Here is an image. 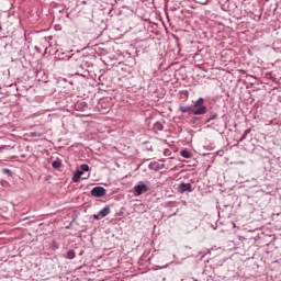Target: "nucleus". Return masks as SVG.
Instances as JSON below:
<instances>
[{"label": "nucleus", "instance_id": "6", "mask_svg": "<svg viewBox=\"0 0 281 281\" xmlns=\"http://www.w3.org/2000/svg\"><path fill=\"white\" fill-rule=\"evenodd\" d=\"M111 214V207L105 206L99 213L93 215L94 221H102V218L109 216Z\"/></svg>", "mask_w": 281, "mask_h": 281}, {"label": "nucleus", "instance_id": "17", "mask_svg": "<svg viewBox=\"0 0 281 281\" xmlns=\"http://www.w3.org/2000/svg\"><path fill=\"white\" fill-rule=\"evenodd\" d=\"M60 166H63V162H60L59 160H54L52 162V167L53 168H60Z\"/></svg>", "mask_w": 281, "mask_h": 281}, {"label": "nucleus", "instance_id": "3", "mask_svg": "<svg viewBox=\"0 0 281 281\" xmlns=\"http://www.w3.org/2000/svg\"><path fill=\"white\" fill-rule=\"evenodd\" d=\"M91 196H95L97 199H100L106 194V189L104 187H94L90 191Z\"/></svg>", "mask_w": 281, "mask_h": 281}, {"label": "nucleus", "instance_id": "12", "mask_svg": "<svg viewBox=\"0 0 281 281\" xmlns=\"http://www.w3.org/2000/svg\"><path fill=\"white\" fill-rule=\"evenodd\" d=\"M218 119V114L217 113H212L210 116H207L204 122L205 124H210V122H212L213 120H217Z\"/></svg>", "mask_w": 281, "mask_h": 281}, {"label": "nucleus", "instance_id": "16", "mask_svg": "<svg viewBox=\"0 0 281 281\" xmlns=\"http://www.w3.org/2000/svg\"><path fill=\"white\" fill-rule=\"evenodd\" d=\"M49 247L53 251H56L57 249H59L60 245L56 240H53Z\"/></svg>", "mask_w": 281, "mask_h": 281}, {"label": "nucleus", "instance_id": "18", "mask_svg": "<svg viewBox=\"0 0 281 281\" xmlns=\"http://www.w3.org/2000/svg\"><path fill=\"white\" fill-rule=\"evenodd\" d=\"M80 170H81V172H89V165L82 164V165L80 166Z\"/></svg>", "mask_w": 281, "mask_h": 281}, {"label": "nucleus", "instance_id": "4", "mask_svg": "<svg viewBox=\"0 0 281 281\" xmlns=\"http://www.w3.org/2000/svg\"><path fill=\"white\" fill-rule=\"evenodd\" d=\"M150 188L147 184L140 183L134 187V196H142L144 192H148Z\"/></svg>", "mask_w": 281, "mask_h": 281}, {"label": "nucleus", "instance_id": "21", "mask_svg": "<svg viewBox=\"0 0 281 281\" xmlns=\"http://www.w3.org/2000/svg\"><path fill=\"white\" fill-rule=\"evenodd\" d=\"M4 172H8V173H10L11 171H10V169H4Z\"/></svg>", "mask_w": 281, "mask_h": 281}, {"label": "nucleus", "instance_id": "10", "mask_svg": "<svg viewBox=\"0 0 281 281\" xmlns=\"http://www.w3.org/2000/svg\"><path fill=\"white\" fill-rule=\"evenodd\" d=\"M272 49H274V52H277L278 54L281 53V42H280V40H277L276 42H273Z\"/></svg>", "mask_w": 281, "mask_h": 281}, {"label": "nucleus", "instance_id": "22", "mask_svg": "<svg viewBox=\"0 0 281 281\" xmlns=\"http://www.w3.org/2000/svg\"><path fill=\"white\" fill-rule=\"evenodd\" d=\"M202 5H205V3H207L206 1H204V2H200Z\"/></svg>", "mask_w": 281, "mask_h": 281}, {"label": "nucleus", "instance_id": "9", "mask_svg": "<svg viewBox=\"0 0 281 281\" xmlns=\"http://www.w3.org/2000/svg\"><path fill=\"white\" fill-rule=\"evenodd\" d=\"M82 175H85V172H82L81 170H76L72 176V182L78 183V181H80V177H82Z\"/></svg>", "mask_w": 281, "mask_h": 281}, {"label": "nucleus", "instance_id": "1", "mask_svg": "<svg viewBox=\"0 0 281 281\" xmlns=\"http://www.w3.org/2000/svg\"><path fill=\"white\" fill-rule=\"evenodd\" d=\"M193 115H205L207 113V106H205V99L204 98H199L194 103H193Z\"/></svg>", "mask_w": 281, "mask_h": 281}, {"label": "nucleus", "instance_id": "15", "mask_svg": "<svg viewBox=\"0 0 281 281\" xmlns=\"http://www.w3.org/2000/svg\"><path fill=\"white\" fill-rule=\"evenodd\" d=\"M251 133V128H247L244 134L241 135V137L239 138L238 142H245V139H247V135H249Z\"/></svg>", "mask_w": 281, "mask_h": 281}, {"label": "nucleus", "instance_id": "20", "mask_svg": "<svg viewBox=\"0 0 281 281\" xmlns=\"http://www.w3.org/2000/svg\"><path fill=\"white\" fill-rule=\"evenodd\" d=\"M168 153H170L169 149H165V150H164V155H166V154H168Z\"/></svg>", "mask_w": 281, "mask_h": 281}, {"label": "nucleus", "instance_id": "2", "mask_svg": "<svg viewBox=\"0 0 281 281\" xmlns=\"http://www.w3.org/2000/svg\"><path fill=\"white\" fill-rule=\"evenodd\" d=\"M15 148H16V145H1L0 153L1 155H8L10 159H15L16 158V156L14 155Z\"/></svg>", "mask_w": 281, "mask_h": 281}, {"label": "nucleus", "instance_id": "11", "mask_svg": "<svg viewBox=\"0 0 281 281\" xmlns=\"http://www.w3.org/2000/svg\"><path fill=\"white\" fill-rule=\"evenodd\" d=\"M154 133H158V132H161V131H164V123H161V122H156L155 124H154Z\"/></svg>", "mask_w": 281, "mask_h": 281}, {"label": "nucleus", "instance_id": "7", "mask_svg": "<svg viewBox=\"0 0 281 281\" xmlns=\"http://www.w3.org/2000/svg\"><path fill=\"white\" fill-rule=\"evenodd\" d=\"M75 109L76 111H87V109H89V104L87 103V101H78L75 104Z\"/></svg>", "mask_w": 281, "mask_h": 281}, {"label": "nucleus", "instance_id": "23", "mask_svg": "<svg viewBox=\"0 0 281 281\" xmlns=\"http://www.w3.org/2000/svg\"><path fill=\"white\" fill-rule=\"evenodd\" d=\"M1 30H3V27H2L1 24H0V32H1Z\"/></svg>", "mask_w": 281, "mask_h": 281}, {"label": "nucleus", "instance_id": "14", "mask_svg": "<svg viewBox=\"0 0 281 281\" xmlns=\"http://www.w3.org/2000/svg\"><path fill=\"white\" fill-rule=\"evenodd\" d=\"M181 157H183L184 159H190V157H192V155L190 154V151H188V149H182L180 151Z\"/></svg>", "mask_w": 281, "mask_h": 281}, {"label": "nucleus", "instance_id": "13", "mask_svg": "<svg viewBox=\"0 0 281 281\" xmlns=\"http://www.w3.org/2000/svg\"><path fill=\"white\" fill-rule=\"evenodd\" d=\"M66 258L68 260H74V258H76V250H74V249L68 250L67 255H66Z\"/></svg>", "mask_w": 281, "mask_h": 281}, {"label": "nucleus", "instance_id": "24", "mask_svg": "<svg viewBox=\"0 0 281 281\" xmlns=\"http://www.w3.org/2000/svg\"><path fill=\"white\" fill-rule=\"evenodd\" d=\"M22 158H25V155H22Z\"/></svg>", "mask_w": 281, "mask_h": 281}, {"label": "nucleus", "instance_id": "19", "mask_svg": "<svg viewBox=\"0 0 281 281\" xmlns=\"http://www.w3.org/2000/svg\"><path fill=\"white\" fill-rule=\"evenodd\" d=\"M67 60H76V54H71L70 56H67Z\"/></svg>", "mask_w": 281, "mask_h": 281}, {"label": "nucleus", "instance_id": "8", "mask_svg": "<svg viewBox=\"0 0 281 281\" xmlns=\"http://www.w3.org/2000/svg\"><path fill=\"white\" fill-rule=\"evenodd\" d=\"M179 111H181V113H190L194 115V108H192L191 105H180Z\"/></svg>", "mask_w": 281, "mask_h": 281}, {"label": "nucleus", "instance_id": "5", "mask_svg": "<svg viewBox=\"0 0 281 281\" xmlns=\"http://www.w3.org/2000/svg\"><path fill=\"white\" fill-rule=\"evenodd\" d=\"M177 191L180 194H184V192H194V188H192V183H186V182H181L178 188Z\"/></svg>", "mask_w": 281, "mask_h": 281}]
</instances>
